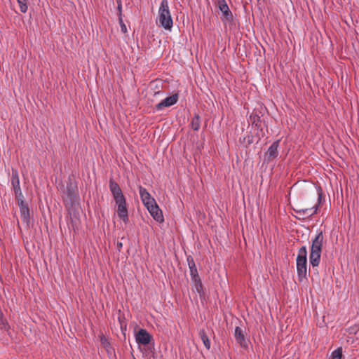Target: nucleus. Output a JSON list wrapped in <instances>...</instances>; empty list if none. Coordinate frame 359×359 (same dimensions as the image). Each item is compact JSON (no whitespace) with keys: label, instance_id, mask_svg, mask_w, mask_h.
Segmentation results:
<instances>
[{"label":"nucleus","instance_id":"1","mask_svg":"<svg viewBox=\"0 0 359 359\" xmlns=\"http://www.w3.org/2000/svg\"><path fill=\"white\" fill-rule=\"evenodd\" d=\"M109 187L115 201V203L117 205V215L125 224H126L128 222L129 219L126 197L124 196L118 184L114 180H109Z\"/></svg>","mask_w":359,"mask_h":359},{"label":"nucleus","instance_id":"2","mask_svg":"<svg viewBox=\"0 0 359 359\" xmlns=\"http://www.w3.org/2000/svg\"><path fill=\"white\" fill-rule=\"evenodd\" d=\"M297 273L299 282L308 281L307 249L302 246L298 250L296 259Z\"/></svg>","mask_w":359,"mask_h":359},{"label":"nucleus","instance_id":"3","mask_svg":"<svg viewBox=\"0 0 359 359\" xmlns=\"http://www.w3.org/2000/svg\"><path fill=\"white\" fill-rule=\"evenodd\" d=\"M323 240L324 236L322 231L318 233L312 240L309 262L313 268L318 266L320 264Z\"/></svg>","mask_w":359,"mask_h":359},{"label":"nucleus","instance_id":"4","mask_svg":"<svg viewBox=\"0 0 359 359\" xmlns=\"http://www.w3.org/2000/svg\"><path fill=\"white\" fill-rule=\"evenodd\" d=\"M159 27L170 31L173 26V21L169 10L167 0H162L158 9V20L156 22Z\"/></svg>","mask_w":359,"mask_h":359},{"label":"nucleus","instance_id":"5","mask_svg":"<svg viewBox=\"0 0 359 359\" xmlns=\"http://www.w3.org/2000/svg\"><path fill=\"white\" fill-rule=\"evenodd\" d=\"M78 196V188L77 184L75 182H73L71 178H69V181L67 183L66 191L63 196V200L65 206H72L76 201Z\"/></svg>","mask_w":359,"mask_h":359},{"label":"nucleus","instance_id":"6","mask_svg":"<svg viewBox=\"0 0 359 359\" xmlns=\"http://www.w3.org/2000/svg\"><path fill=\"white\" fill-rule=\"evenodd\" d=\"M217 6L222 12L221 20L224 24H232L233 22V15L229 8L226 0H216Z\"/></svg>","mask_w":359,"mask_h":359},{"label":"nucleus","instance_id":"7","mask_svg":"<svg viewBox=\"0 0 359 359\" xmlns=\"http://www.w3.org/2000/svg\"><path fill=\"white\" fill-rule=\"evenodd\" d=\"M322 194V189L320 187L318 189V203L314 206L309 208L294 209V212L299 216H302L303 218H308L312 217L313 215L317 213L318 207L321 202Z\"/></svg>","mask_w":359,"mask_h":359},{"label":"nucleus","instance_id":"8","mask_svg":"<svg viewBox=\"0 0 359 359\" xmlns=\"http://www.w3.org/2000/svg\"><path fill=\"white\" fill-rule=\"evenodd\" d=\"M17 200L20 208L21 219L23 222L29 226L30 222V214L28 205L25 202L24 198H17Z\"/></svg>","mask_w":359,"mask_h":359},{"label":"nucleus","instance_id":"9","mask_svg":"<svg viewBox=\"0 0 359 359\" xmlns=\"http://www.w3.org/2000/svg\"><path fill=\"white\" fill-rule=\"evenodd\" d=\"M11 185L13 189L15 196L16 198H24L20 185L18 172L17 170H12L11 175Z\"/></svg>","mask_w":359,"mask_h":359},{"label":"nucleus","instance_id":"10","mask_svg":"<svg viewBox=\"0 0 359 359\" xmlns=\"http://www.w3.org/2000/svg\"><path fill=\"white\" fill-rule=\"evenodd\" d=\"M151 216L158 223H163L164 218L162 210L159 208L156 202L154 204H150L149 206L146 207Z\"/></svg>","mask_w":359,"mask_h":359},{"label":"nucleus","instance_id":"11","mask_svg":"<svg viewBox=\"0 0 359 359\" xmlns=\"http://www.w3.org/2000/svg\"><path fill=\"white\" fill-rule=\"evenodd\" d=\"M178 99H179L178 93H175L172 95L165 98L161 102L158 103L155 106V109L157 111H161L163 109H164L165 107H171L177 102Z\"/></svg>","mask_w":359,"mask_h":359},{"label":"nucleus","instance_id":"12","mask_svg":"<svg viewBox=\"0 0 359 359\" xmlns=\"http://www.w3.org/2000/svg\"><path fill=\"white\" fill-rule=\"evenodd\" d=\"M280 140L273 142L269 147L268 150L264 153V161L269 163L278 155V147Z\"/></svg>","mask_w":359,"mask_h":359},{"label":"nucleus","instance_id":"13","mask_svg":"<svg viewBox=\"0 0 359 359\" xmlns=\"http://www.w3.org/2000/svg\"><path fill=\"white\" fill-rule=\"evenodd\" d=\"M139 193L141 200L145 207L149 206L150 204H154L156 203L155 199L151 197V194L147 191V190L142 186L139 187Z\"/></svg>","mask_w":359,"mask_h":359},{"label":"nucleus","instance_id":"14","mask_svg":"<svg viewBox=\"0 0 359 359\" xmlns=\"http://www.w3.org/2000/svg\"><path fill=\"white\" fill-rule=\"evenodd\" d=\"M234 337L236 342L242 347L247 348L248 343L245 339L244 331L240 327H236L234 332Z\"/></svg>","mask_w":359,"mask_h":359},{"label":"nucleus","instance_id":"15","mask_svg":"<svg viewBox=\"0 0 359 359\" xmlns=\"http://www.w3.org/2000/svg\"><path fill=\"white\" fill-rule=\"evenodd\" d=\"M151 338V335L144 329H140L136 334L137 342L142 345L149 344Z\"/></svg>","mask_w":359,"mask_h":359},{"label":"nucleus","instance_id":"16","mask_svg":"<svg viewBox=\"0 0 359 359\" xmlns=\"http://www.w3.org/2000/svg\"><path fill=\"white\" fill-rule=\"evenodd\" d=\"M187 261L190 271L191 279L200 277L198 273V270L194 259L192 257V256L188 255L187 257Z\"/></svg>","mask_w":359,"mask_h":359},{"label":"nucleus","instance_id":"17","mask_svg":"<svg viewBox=\"0 0 359 359\" xmlns=\"http://www.w3.org/2000/svg\"><path fill=\"white\" fill-rule=\"evenodd\" d=\"M100 341L109 355L114 354V348L111 346V344L105 337H102Z\"/></svg>","mask_w":359,"mask_h":359},{"label":"nucleus","instance_id":"18","mask_svg":"<svg viewBox=\"0 0 359 359\" xmlns=\"http://www.w3.org/2000/svg\"><path fill=\"white\" fill-rule=\"evenodd\" d=\"M201 126V118L200 116L198 114H194L191 122V128L195 130L198 131L200 128Z\"/></svg>","mask_w":359,"mask_h":359},{"label":"nucleus","instance_id":"19","mask_svg":"<svg viewBox=\"0 0 359 359\" xmlns=\"http://www.w3.org/2000/svg\"><path fill=\"white\" fill-rule=\"evenodd\" d=\"M199 336L205 346V347L209 350L210 348V339L208 338V336L207 335L206 332H205L204 330H201L199 331Z\"/></svg>","mask_w":359,"mask_h":359},{"label":"nucleus","instance_id":"20","mask_svg":"<svg viewBox=\"0 0 359 359\" xmlns=\"http://www.w3.org/2000/svg\"><path fill=\"white\" fill-rule=\"evenodd\" d=\"M196 291L201 294L203 291L202 281L200 277L191 279Z\"/></svg>","mask_w":359,"mask_h":359},{"label":"nucleus","instance_id":"21","mask_svg":"<svg viewBox=\"0 0 359 359\" xmlns=\"http://www.w3.org/2000/svg\"><path fill=\"white\" fill-rule=\"evenodd\" d=\"M250 121H252V124L255 125L258 128L261 127V124H260L261 119L258 115H257V114L251 115Z\"/></svg>","mask_w":359,"mask_h":359},{"label":"nucleus","instance_id":"22","mask_svg":"<svg viewBox=\"0 0 359 359\" xmlns=\"http://www.w3.org/2000/svg\"><path fill=\"white\" fill-rule=\"evenodd\" d=\"M332 359H341L342 358V348L341 347L334 350L331 355Z\"/></svg>","mask_w":359,"mask_h":359},{"label":"nucleus","instance_id":"23","mask_svg":"<svg viewBox=\"0 0 359 359\" xmlns=\"http://www.w3.org/2000/svg\"><path fill=\"white\" fill-rule=\"evenodd\" d=\"M20 9L22 13H26L27 11V0H17Z\"/></svg>","mask_w":359,"mask_h":359},{"label":"nucleus","instance_id":"24","mask_svg":"<svg viewBox=\"0 0 359 359\" xmlns=\"http://www.w3.org/2000/svg\"><path fill=\"white\" fill-rule=\"evenodd\" d=\"M347 330L350 334H356L359 332V325L355 324L350 326L348 327Z\"/></svg>","mask_w":359,"mask_h":359},{"label":"nucleus","instance_id":"25","mask_svg":"<svg viewBox=\"0 0 359 359\" xmlns=\"http://www.w3.org/2000/svg\"><path fill=\"white\" fill-rule=\"evenodd\" d=\"M118 22H119V25H120V27H121V32L123 33H126L127 32V28H126V26L125 23L123 22L122 16H120V18H118Z\"/></svg>","mask_w":359,"mask_h":359},{"label":"nucleus","instance_id":"26","mask_svg":"<svg viewBox=\"0 0 359 359\" xmlns=\"http://www.w3.org/2000/svg\"><path fill=\"white\" fill-rule=\"evenodd\" d=\"M117 9L118 11V15L120 18V16H122V4L117 5Z\"/></svg>","mask_w":359,"mask_h":359},{"label":"nucleus","instance_id":"27","mask_svg":"<svg viewBox=\"0 0 359 359\" xmlns=\"http://www.w3.org/2000/svg\"><path fill=\"white\" fill-rule=\"evenodd\" d=\"M117 248L118 249V250H120L121 249V248L123 247V244L121 242H117Z\"/></svg>","mask_w":359,"mask_h":359},{"label":"nucleus","instance_id":"28","mask_svg":"<svg viewBox=\"0 0 359 359\" xmlns=\"http://www.w3.org/2000/svg\"><path fill=\"white\" fill-rule=\"evenodd\" d=\"M116 3H117V5H119V4H122L121 0H116Z\"/></svg>","mask_w":359,"mask_h":359},{"label":"nucleus","instance_id":"29","mask_svg":"<svg viewBox=\"0 0 359 359\" xmlns=\"http://www.w3.org/2000/svg\"><path fill=\"white\" fill-rule=\"evenodd\" d=\"M1 316H2V313H1V311H0V320L2 321Z\"/></svg>","mask_w":359,"mask_h":359}]
</instances>
